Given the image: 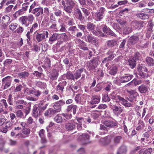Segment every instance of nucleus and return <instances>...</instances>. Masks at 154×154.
<instances>
[{"mask_svg":"<svg viewBox=\"0 0 154 154\" xmlns=\"http://www.w3.org/2000/svg\"><path fill=\"white\" fill-rule=\"evenodd\" d=\"M24 91L25 94L30 95L33 94V90L30 89L25 88L24 90Z\"/></svg>","mask_w":154,"mask_h":154,"instance_id":"43","label":"nucleus"},{"mask_svg":"<svg viewBox=\"0 0 154 154\" xmlns=\"http://www.w3.org/2000/svg\"><path fill=\"white\" fill-rule=\"evenodd\" d=\"M116 98H118L121 103L125 106L128 107L132 106V105L131 103L128 102L124 98L121 97L120 96L117 95L116 96Z\"/></svg>","mask_w":154,"mask_h":154,"instance_id":"10","label":"nucleus"},{"mask_svg":"<svg viewBox=\"0 0 154 154\" xmlns=\"http://www.w3.org/2000/svg\"><path fill=\"white\" fill-rule=\"evenodd\" d=\"M144 127V126L143 124V122L142 120H140L139 121L138 126L136 128V129L137 130H139L143 129Z\"/></svg>","mask_w":154,"mask_h":154,"instance_id":"37","label":"nucleus"},{"mask_svg":"<svg viewBox=\"0 0 154 154\" xmlns=\"http://www.w3.org/2000/svg\"><path fill=\"white\" fill-rule=\"evenodd\" d=\"M86 39L87 42L91 43H96L97 41L96 38L90 35L87 36Z\"/></svg>","mask_w":154,"mask_h":154,"instance_id":"19","label":"nucleus"},{"mask_svg":"<svg viewBox=\"0 0 154 154\" xmlns=\"http://www.w3.org/2000/svg\"><path fill=\"white\" fill-rule=\"evenodd\" d=\"M114 54H112L110 55L109 57L105 58L104 59V60L103 61V63H105L107 61H109L111 60H112L113 57H114Z\"/></svg>","mask_w":154,"mask_h":154,"instance_id":"45","label":"nucleus"},{"mask_svg":"<svg viewBox=\"0 0 154 154\" xmlns=\"http://www.w3.org/2000/svg\"><path fill=\"white\" fill-rule=\"evenodd\" d=\"M4 107L2 106V105H0V114L3 113L7 114L8 113V111L6 110H4Z\"/></svg>","mask_w":154,"mask_h":154,"instance_id":"59","label":"nucleus"},{"mask_svg":"<svg viewBox=\"0 0 154 154\" xmlns=\"http://www.w3.org/2000/svg\"><path fill=\"white\" fill-rule=\"evenodd\" d=\"M43 102H40L38 103V106L39 107L38 110L39 111H42L45 110L47 108L48 106L47 104H46L43 106Z\"/></svg>","mask_w":154,"mask_h":154,"instance_id":"28","label":"nucleus"},{"mask_svg":"<svg viewBox=\"0 0 154 154\" xmlns=\"http://www.w3.org/2000/svg\"><path fill=\"white\" fill-rule=\"evenodd\" d=\"M12 78L10 76H7L3 78L2 80V83L4 85V89H5L9 87L11 83Z\"/></svg>","mask_w":154,"mask_h":154,"instance_id":"5","label":"nucleus"},{"mask_svg":"<svg viewBox=\"0 0 154 154\" xmlns=\"http://www.w3.org/2000/svg\"><path fill=\"white\" fill-rule=\"evenodd\" d=\"M112 108L113 113L117 116H118L122 111V109L120 106H118L113 105Z\"/></svg>","mask_w":154,"mask_h":154,"instance_id":"13","label":"nucleus"},{"mask_svg":"<svg viewBox=\"0 0 154 154\" xmlns=\"http://www.w3.org/2000/svg\"><path fill=\"white\" fill-rule=\"evenodd\" d=\"M137 70L138 72V74L141 77V78L146 79L149 76V75L148 73H144L141 71V70H142L147 72H148V69L145 67H143L139 65L138 66Z\"/></svg>","mask_w":154,"mask_h":154,"instance_id":"3","label":"nucleus"},{"mask_svg":"<svg viewBox=\"0 0 154 154\" xmlns=\"http://www.w3.org/2000/svg\"><path fill=\"white\" fill-rule=\"evenodd\" d=\"M100 27L101 29L102 28L103 31L104 33L116 37V35L108 27H107L105 25L103 24L101 25Z\"/></svg>","mask_w":154,"mask_h":154,"instance_id":"8","label":"nucleus"},{"mask_svg":"<svg viewBox=\"0 0 154 154\" xmlns=\"http://www.w3.org/2000/svg\"><path fill=\"white\" fill-rule=\"evenodd\" d=\"M142 82L141 80H137L134 79L131 82L129 83V84H134L135 85H139Z\"/></svg>","mask_w":154,"mask_h":154,"instance_id":"48","label":"nucleus"},{"mask_svg":"<svg viewBox=\"0 0 154 154\" xmlns=\"http://www.w3.org/2000/svg\"><path fill=\"white\" fill-rule=\"evenodd\" d=\"M35 84L37 86L42 88H45L46 87L45 83H42L41 82H36Z\"/></svg>","mask_w":154,"mask_h":154,"instance_id":"41","label":"nucleus"},{"mask_svg":"<svg viewBox=\"0 0 154 154\" xmlns=\"http://www.w3.org/2000/svg\"><path fill=\"white\" fill-rule=\"evenodd\" d=\"M30 130L29 129L25 128L23 129V133L25 134L27 136V137H28V135L30 133Z\"/></svg>","mask_w":154,"mask_h":154,"instance_id":"61","label":"nucleus"},{"mask_svg":"<svg viewBox=\"0 0 154 154\" xmlns=\"http://www.w3.org/2000/svg\"><path fill=\"white\" fill-rule=\"evenodd\" d=\"M136 60L134 59L133 58L132 59H130L128 61L129 64L131 68L133 69L136 66Z\"/></svg>","mask_w":154,"mask_h":154,"instance_id":"34","label":"nucleus"},{"mask_svg":"<svg viewBox=\"0 0 154 154\" xmlns=\"http://www.w3.org/2000/svg\"><path fill=\"white\" fill-rule=\"evenodd\" d=\"M75 26H70L68 29V30L72 32V33H73L75 31L78 30Z\"/></svg>","mask_w":154,"mask_h":154,"instance_id":"64","label":"nucleus"},{"mask_svg":"<svg viewBox=\"0 0 154 154\" xmlns=\"http://www.w3.org/2000/svg\"><path fill=\"white\" fill-rule=\"evenodd\" d=\"M75 100L76 103H80L83 104V103L86 102V97L85 95L82 94H77L75 98Z\"/></svg>","mask_w":154,"mask_h":154,"instance_id":"6","label":"nucleus"},{"mask_svg":"<svg viewBox=\"0 0 154 154\" xmlns=\"http://www.w3.org/2000/svg\"><path fill=\"white\" fill-rule=\"evenodd\" d=\"M117 71V67L116 66H113L110 68L109 73L111 75H114L116 73Z\"/></svg>","mask_w":154,"mask_h":154,"instance_id":"36","label":"nucleus"},{"mask_svg":"<svg viewBox=\"0 0 154 154\" xmlns=\"http://www.w3.org/2000/svg\"><path fill=\"white\" fill-rule=\"evenodd\" d=\"M133 76L131 75H127L125 76H122L119 79L117 78H116L114 81V82L118 84L119 80H120V81L122 83H124L130 81L133 77Z\"/></svg>","mask_w":154,"mask_h":154,"instance_id":"4","label":"nucleus"},{"mask_svg":"<svg viewBox=\"0 0 154 154\" xmlns=\"http://www.w3.org/2000/svg\"><path fill=\"white\" fill-rule=\"evenodd\" d=\"M66 119H69L71 118L72 117V115L70 114L66 113H63L61 114Z\"/></svg>","mask_w":154,"mask_h":154,"instance_id":"56","label":"nucleus"},{"mask_svg":"<svg viewBox=\"0 0 154 154\" xmlns=\"http://www.w3.org/2000/svg\"><path fill=\"white\" fill-rule=\"evenodd\" d=\"M43 9L41 7L35 8L32 12V13L35 14V16L37 17L42 14H43Z\"/></svg>","mask_w":154,"mask_h":154,"instance_id":"11","label":"nucleus"},{"mask_svg":"<svg viewBox=\"0 0 154 154\" xmlns=\"http://www.w3.org/2000/svg\"><path fill=\"white\" fill-rule=\"evenodd\" d=\"M62 5L64 6V10L68 13H71L75 3L72 0H62Z\"/></svg>","mask_w":154,"mask_h":154,"instance_id":"1","label":"nucleus"},{"mask_svg":"<svg viewBox=\"0 0 154 154\" xmlns=\"http://www.w3.org/2000/svg\"><path fill=\"white\" fill-rule=\"evenodd\" d=\"M16 116L18 118L21 119H24L25 118V116H24L23 113L21 110L17 111L16 112Z\"/></svg>","mask_w":154,"mask_h":154,"instance_id":"35","label":"nucleus"},{"mask_svg":"<svg viewBox=\"0 0 154 154\" xmlns=\"http://www.w3.org/2000/svg\"><path fill=\"white\" fill-rule=\"evenodd\" d=\"M58 75V73L56 70H54L51 74L50 78L52 80H56Z\"/></svg>","mask_w":154,"mask_h":154,"instance_id":"26","label":"nucleus"},{"mask_svg":"<svg viewBox=\"0 0 154 154\" xmlns=\"http://www.w3.org/2000/svg\"><path fill=\"white\" fill-rule=\"evenodd\" d=\"M57 34H54L52 36L50 37L49 39V41L53 42L55 41L57 39Z\"/></svg>","mask_w":154,"mask_h":154,"instance_id":"55","label":"nucleus"},{"mask_svg":"<svg viewBox=\"0 0 154 154\" xmlns=\"http://www.w3.org/2000/svg\"><path fill=\"white\" fill-rule=\"evenodd\" d=\"M66 76L68 79H75L74 76L70 72H68L66 74Z\"/></svg>","mask_w":154,"mask_h":154,"instance_id":"46","label":"nucleus"},{"mask_svg":"<svg viewBox=\"0 0 154 154\" xmlns=\"http://www.w3.org/2000/svg\"><path fill=\"white\" fill-rule=\"evenodd\" d=\"M53 107L54 109L57 110V112H60L61 111V107L57 102L54 104Z\"/></svg>","mask_w":154,"mask_h":154,"instance_id":"58","label":"nucleus"},{"mask_svg":"<svg viewBox=\"0 0 154 154\" xmlns=\"http://www.w3.org/2000/svg\"><path fill=\"white\" fill-rule=\"evenodd\" d=\"M66 82L65 81L59 83L57 87V91H60L62 93L63 91L64 87L66 86Z\"/></svg>","mask_w":154,"mask_h":154,"instance_id":"18","label":"nucleus"},{"mask_svg":"<svg viewBox=\"0 0 154 154\" xmlns=\"http://www.w3.org/2000/svg\"><path fill=\"white\" fill-rule=\"evenodd\" d=\"M113 27L114 29L119 33H121L122 32L121 29L119 26L118 24H114Z\"/></svg>","mask_w":154,"mask_h":154,"instance_id":"54","label":"nucleus"},{"mask_svg":"<svg viewBox=\"0 0 154 154\" xmlns=\"http://www.w3.org/2000/svg\"><path fill=\"white\" fill-rule=\"evenodd\" d=\"M83 70V69L81 68L76 71V73L74 75L75 79H77L81 77Z\"/></svg>","mask_w":154,"mask_h":154,"instance_id":"32","label":"nucleus"},{"mask_svg":"<svg viewBox=\"0 0 154 154\" xmlns=\"http://www.w3.org/2000/svg\"><path fill=\"white\" fill-rule=\"evenodd\" d=\"M100 97L99 96H93L91 98V100L90 101V103L91 104H98L100 102Z\"/></svg>","mask_w":154,"mask_h":154,"instance_id":"16","label":"nucleus"},{"mask_svg":"<svg viewBox=\"0 0 154 154\" xmlns=\"http://www.w3.org/2000/svg\"><path fill=\"white\" fill-rule=\"evenodd\" d=\"M100 115V112L97 111H96L92 113L91 115L92 117L94 119H96L98 118Z\"/></svg>","mask_w":154,"mask_h":154,"instance_id":"49","label":"nucleus"},{"mask_svg":"<svg viewBox=\"0 0 154 154\" xmlns=\"http://www.w3.org/2000/svg\"><path fill=\"white\" fill-rule=\"evenodd\" d=\"M45 64L47 66H50L51 65L50 61V59L48 57H46L44 60Z\"/></svg>","mask_w":154,"mask_h":154,"instance_id":"60","label":"nucleus"},{"mask_svg":"<svg viewBox=\"0 0 154 154\" xmlns=\"http://www.w3.org/2000/svg\"><path fill=\"white\" fill-rule=\"evenodd\" d=\"M75 123L73 121H70L65 124V127L67 131H71L74 129L75 127Z\"/></svg>","mask_w":154,"mask_h":154,"instance_id":"12","label":"nucleus"},{"mask_svg":"<svg viewBox=\"0 0 154 154\" xmlns=\"http://www.w3.org/2000/svg\"><path fill=\"white\" fill-rule=\"evenodd\" d=\"M117 44V42L116 41L111 40L107 42V45L109 47H112L116 45Z\"/></svg>","mask_w":154,"mask_h":154,"instance_id":"42","label":"nucleus"},{"mask_svg":"<svg viewBox=\"0 0 154 154\" xmlns=\"http://www.w3.org/2000/svg\"><path fill=\"white\" fill-rule=\"evenodd\" d=\"M142 35H139L138 36L137 35H133L128 40L129 43L132 44H134L137 43L139 40L140 38H142Z\"/></svg>","mask_w":154,"mask_h":154,"instance_id":"9","label":"nucleus"},{"mask_svg":"<svg viewBox=\"0 0 154 154\" xmlns=\"http://www.w3.org/2000/svg\"><path fill=\"white\" fill-rule=\"evenodd\" d=\"M64 19L65 21L68 25L69 26H72L75 24L74 20L72 18H69L67 16H65Z\"/></svg>","mask_w":154,"mask_h":154,"instance_id":"20","label":"nucleus"},{"mask_svg":"<svg viewBox=\"0 0 154 154\" xmlns=\"http://www.w3.org/2000/svg\"><path fill=\"white\" fill-rule=\"evenodd\" d=\"M131 32L132 28L131 27L127 26L124 29L123 32L125 34H129Z\"/></svg>","mask_w":154,"mask_h":154,"instance_id":"52","label":"nucleus"},{"mask_svg":"<svg viewBox=\"0 0 154 154\" xmlns=\"http://www.w3.org/2000/svg\"><path fill=\"white\" fill-rule=\"evenodd\" d=\"M34 20V16L31 14H29L27 16H22L19 19V20L21 21L22 24L25 25L26 27H27L29 25V23H27L28 21L32 23Z\"/></svg>","mask_w":154,"mask_h":154,"instance_id":"2","label":"nucleus"},{"mask_svg":"<svg viewBox=\"0 0 154 154\" xmlns=\"http://www.w3.org/2000/svg\"><path fill=\"white\" fill-rule=\"evenodd\" d=\"M13 123L10 121H8L5 123V126L7 128H10L12 125Z\"/></svg>","mask_w":154,"mask_h":154,"instance_id":"63","label":"nucleus"},{"mask_svg":"<svg viewBox=\"0 0 154 154\" xmlns=\"http://www.w3.org/2000/svg\"><path fill=\"white\" fill-rule=\"evenodd\" d=\"M38 25L37 23H34L32 25V27L30 29V32L36 30L38 28Z\"/></svg>","mask_w":154,"mask_h":154,"instance_id":"47","label":"nucleus"},{"mask_svg":"<svg viewBox=\"0 0 154 154\" xmlns=\"http://www.w3.org/2000/svg\"><path fill=\"white\" fill-rule=\"evenodd\" d=\"M95 27V25L92 23H88L87 25V28L88 29L91 30H94Z\"/></svg>","mask_w":154,"mask_h":154,"instance_id":"51","label":"nucleus"},{"mask_svg":"<svg viewBox=\"0 0 154 154\" xmlns=\"http://www.w3.org/2000/svg\"><path fill=\"white\" fill-rule=\"evenodd\" d=\"M146 61L148 65L150 66L154 65V60L153 59L150 57H148L146 58Z\"/></svg>","mask_w":154,"mask_h":154,"instance_id":"33","label":"nucleus"},{"mask_svg":"<svg viewBox=\"0 0 154 154\" xmlns=\"http://www.w3.org/2000/svg\"><path fill=\"white\" fill-rule=\"evenodd\" d=\"M149 89V87L144 85H142L138 88V91L141 93L148 92Z\"/></svg>","mask_w":154,"mask_h":154,"instance_id":"15","label":"nucleus"},{"mask_svg":"<svg viewBox=\"0 0 154 154\" xmlns=\"http://www.w3.org/2000/svg\"><path fill=\"white\" fill-rule=\"evenodd\" d=\"M92 32L94 35L98 36L103 37L104 35L103 33L97 29H96V30L92 31Z\"/></svg>","mask_w":154,"mask_h":154,"instance_id":"27","label":"nucleus"},{"mask_svg":"<svg viewBox=\"0 0 154 154\" xmlns=\"http://www.w3.org/2000/svg\"><path fill=\"white\" fill-rule=\"evenodd\" d=\"M105 11V9L104 8H101L99 12L95 13V18L96 21H100L103 17Z\"/></svg>","mask_w":154,"mask_h":154,"instance_id":"7","label":"nucleus"},{"mask_svg":"<svg viewBox=\"0 0 154 154\" xmlns=\"http://www.w3.org/2000/svg\"><path fill=\"white\" fill-rule=\"evenodd\" d=\"M10 17L8 15H5L2 17V23L4 25L8 24L10 23Z\"/></svg>","mask_w":154,"mask_h":154,"instance_id":"21","label":"nucleus"},{"mask_svg":"<svg viewBox=\"0 0 154 154\" xmlns=\"http://www.w3.org/2000/svg\"><path fill=\"white\" fill-rule=\"evenodd\" d=\"M18 75L21 77L25 78L28 76L29 74L28 72L24 71L19 73Z\"/></svg>","mask_w":154,"mask_h":154,"instance_id":"40","label":"nucleus"},{"mask_svg":"<svg viewBox=\"0 0 154 154\" xmlns=\"http://www.w3.org/2000/svg\"><path fill=\"white\" fill-rule=\"evenodd\" d=\"M24 13V12L21 9H20L15 12L13 15V17L14 18H16L20 15H23Z\"/></svg>","mask_w":154,"mask_h":154,"instance_id":"29","label":"nucleus"},{"mask_svg":"<svg viewBox=\"0 0 154 154\" xmlns=\"http://www.w3.org/2000/svg\"><path fill=\"white\" fill-rule=\"evenodd\" d=\"M122 139V137L120 136L115 137L113 140V142L114 144L116 145L119 143Z\"/></svg>","mask_w":154,"mask_h":154,"instance_id":"38","label":"nucleus"},{"mask_svg":"<svg viewBox=\"0 0 154 154\" xmlns=\"http://www.w3.org/2000/svg\"><path fill=\"white\" fill-rule=\"evenodd\" d=\"M0 105H2V106H4L5 108H7L8 106L6 100L5 99H2L0 101Z\"/></svg>","mask_w":154,"mask_h":154,"instance_id":"53","label":"nucleus"},{"mask_svg":"<svg viewBox=\"0 0 154 154\" xmlns=\"http://www.w3.org/2000/svg\"><path fill=\"white\" fill-rule=\"evenodd\" d=\"M133 26L136 29H139L141 27L142 25L139 21H135L132 23Z\"/></svg>","mask_w":154,"mask_h":154,"instance_id":"39","label":"nucleus"},{"mask_svg":"<svg viewBox=\"0 0 154 154\" xmlns=\"http://www.w3.org/2000/svg\"><path fill=\"white\" fill-rule=\"evenodd\" d=\"M128 92L130 94V97L133 99H134L139 95L138 93L135 90L128 91Z\"/></svg>","mask_w":154,"mask_h":154,"instance_id":"23","label":"nucleus"},{"mask_svg":"<svg viewBox=\"0 0 154 154\" xmlns=\"http://www.w3.org/2000/svg\"><path fill=\"white\" fill-rule=\"evenodd\" d=\"M103 124L106 126L112 128L117 125V123L116 122L111 120H106L104 122Z\"/></svg>","mask_w":154,"mask_h":154,"instance_id":"17","label":"nucleus"},{"mask_svg":"<svg viewBox=\"0 0 154 154\" xmlns=\"http://www.w3.org/2000/svg\"><path fill=\"white\" fill-rule=\"evenodd\" d=\"M37 109V107L35 106H34L32 110V115L35 118L38 117L39 113V112H38Z\"/></svg>","mask_w":154,"mask_h":154,"instance_id":"30","label":"nucleus"},{"mask_svg":"<svg viewBox=\"0 0 154 154\" xmlns=\"http://www.w3.org/2000/svg\"><path fill=\"white\" fill-rule=\"evenodd\" d=\"M61 114L57 115L54 118V120L57 123H61L63 122V119L61 116Z\"/></svg>","mask_w":154,"mask_h":154,"instance_id":"24","label":"nucleus"},{"mask_svg":"<svg viewBox=\"0 0 154 154\" xmlns=\"http://www.w3.org/2000/svg\"><path fill=\"white\" fill-rule=\"evenodd\" d=\"M17 24L16 23H11L9 26V28L10 30L13 31L16 29Z\"/></svg>","mask_w":154,"mask_h":154,"instance_id":"50","label":"nucleus"},{"mask_svg":"<svg viewBox=\"0 0 154 154\" xmlns=\"http://www.w3.org/2000/svg\"><path fill=\"white\" fill-rule=\"evenodd\" d=\"M127 149L126 146H123L119 148L117 152V154H126Z\"/></svg>","mask_w":154,"mask_h":154,"instance_id":"22","label":"nucleus"},{"mask_svg":"<svg viewBox=\"0 0 154 154\" xmlns=\"http://www.w3.org/2000/svg\"><path fill=\"white\" fill-rule=\"evenodd\" d=\"M28 7V6L27 5V3H24L22 5V7L21 8V10L23 11L24 12L26 11Z\"/></svg>","mask_w":154,"mask_h":154,"instance_id":"62","label":"nucleus"},{"mask_svg":"<svg viewBox=\"0 0 154 154\" xmlns=\"http://www.w3.org/2000/svg\"><path fill=\"white\" fill-rule=\"evenodd\" d=\"M60 31L61 32H66V26L63 23H61L60 25Z\"/></svg>","mask_w":154,"mask_h":154,"instance_id":"44","label":"nucleus"},{"mask_svg":"<svg viewBox=\"0 0 154 154\" xmlns=\"http://www.w3.org/2000/svg\"><path fill=\"white\" fill-rule=\"evenodd\" d=\"M97 64L98 62L96 60H90L88 66L89 69L90 70L94 69L97 67Z\"/></svg>","mask_w":154,"mask_h":154,"instance_id":"14","label":"nucleus"},{"mask_svg":"<svg viewBox=\"0 0 154 154\" xmlns=\"http://www.w3.org/2000/svg\"><path fill=\"white\" fill-rule=\"evenodd\" d=\"M138 16L140 18L143 20L147 19L149 17V15L146 13H139Z\"/></svg>","mask_w":154,"mask_h":154,"instance_id":"31","label":"nucleus"},{"mask_svg":"<svg viewBox=\"0 0 154 154\" xmlns=\"http://www.w3.org/2000/svg\"><path fill=\"white\" fill-rule=\"evenodd\" d=\"M45 34L37 33L36 35V39L38 42H39L45 39Z\"/></svg>","mask_w":154,"mask_h":154,"instance_id":"25","label":"nucleus"},{"mask_svg":"<svg viewBox=\"0 0 154 154\" xmlns=\"http://www.w3.org/2000/svg\"><path fill=\"white\" fill-rule=\"evenodd\" d=\"M13 5H9L8 7L6 8L5 11L7 13H9L11 12L13 10Z\"/></svg>","mask_w":154,"mask_h":154,"instance_id":"57","label":"nucleus"}]
</instances>
